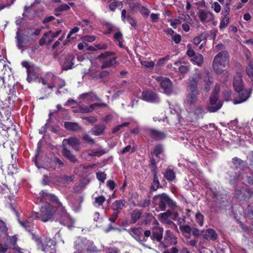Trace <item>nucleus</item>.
Segmentation results:
<instances>
[{"label":"nucleus","instance_id":"obj_1","mask_svg":"<svg viewBox=\"0 0 253 253\" xmlns=\"http://www.w3.org/2000/svg\"><path fill=\"white\" fill-rule=\"evenodd\" d=\"M56 210L55 207L50 204H45L41 208L40 213L32 211L31 216L33 219H39L43 222H46L53 219Z\"/></svg>","mask_w":253,"mask_h":253},{"label":"nucleus","instance_id":"obj_2","mask_svg":"<svg viewBox=\"0 0 253 253\" xmlns=\"http://www.w3.org/2000/svg\"><path fill=\"white\" fill-rule=\"evenodd\" d=\"M153 202L160 211H165L167 207L172 210L174 209L176 207V203L165 193L155 195Z\"/></svg>","mask_w":253,"mask_h":253},{"label":"nucleus","instance_id":"obj_3","mask_svg":"<svg viewBox=\"0 0 253 253\" xmlns=\"http://www.w3.org/2000/svg\"><path fill=\"white\" fill-rule=\"evenodd\" d=\"M229 63L228 52L226 50L221 51L214 57L212 65L213 70L216 74H221L225 70Z\"/></svg>","mask_w":253,"mask_h":253},{"label":"nucleus","instance_id":"obj_4","mask_svg":"<svg viewBox=\"0 0 253 253\" xmlns=\"http://www.w3.org/2000/svg\"><path fill=\"white\" fill-rule=\"evenodd\" d=\"M32 239L36 242L38 250H41L45 253H55V243L51 239L46 238L42 242L41 237L33 234Z\"/></svg>","mask_w":253,"mask_h":253},{"label":"nucleus","instance_id":"obj_5","mask_svg":"<svg viewBox=\"0 0 253 253\" xmlns=\"http://www.w3.org/2000/svg\"><path fill=\"white\" fill-rule=\"evenodd\" d=\"M21 65L26 69L27 81L29 83L39 78L41 75V69L39 66L28 61H23L21 62Z\"/></svg>","mask_w":253,"mask_h":253},{"label":"nucleus","instance_id":"obj_6","mask_svg":"<svg viewBox=\"0 0 253 253\" xmlns=\"http://www.w3.org/2000/svg\"><path fill=\"white\" fill-rule=\"evenodd\" d=\"M209 104L207 110L211 113H214L220 110L222 106V102L219 100L218 91L215 88L213 90L209 98Z\"/></svg>","mask_w":253,"mask_h":253},{"label":"nucleus","instance_id":"obj_7","mask_svg":"<svg viewBox=\"0 0 253 253\" xmlns=\"http://www.w3.org/2000/svg\"><path fill=\"white\" fill-rule=\"evenodd\" d=\"M235 194L240 201H248L253 199V191L244 187L236 188Z\"/></svg>","mask_w":253,"mask_h":253},{"label":"nucleus","instance_id":"obj_8","mask_svg":"<svg viewBox=\"0 0 253 253\" xmlns=\"http://www.w3.org/2000/svg\"><path fill=\"white\" fill-rule=\"evenodd\" d=\"M252 90L247 89H243L241 90L235 91L233 103L234 104H238L246 101L250 96Z\"/></svg>","mask_w":253,"mask_h":253},{"label":"nucleus","instance_id":"obj_9","mask_svg":"<svg viewBox=\"0 0 253 253\" xmlns=\"http://www.w3.org/2000/svg\"><path fill=\"white\" fill-rule=\"evenodd\" d=\"M59 221L61 224L68 226H73L75 224V219L67 213L64 207L61 208V211L59 212Z\"/></svg>","mask_w":253,"mask_h":253},{"label":"nucleus","instance_id":"obj_10","mask_svg":"<svg viewBox=\"0 0 253 253\" xmlns=\"http://www.w3.org/2000/svg\"><path fill=\"white\" fill-rule=\"evenodd\" d=\"M156 81L159 83L164 92L167 94H170L172 91V83L169 78L163 77H157Z\"/></svg>","mask_w":253,"mask_h":253},{"label":"nucleus","instance_id":"obj_11","mask_svg":"<svg viewBox=\"0 0 253 253\" xmlns=\"http://www.w3.org/2000/svg\"><path fill=\"white\" fill-rule=\"evenodd\" d=\"M177 243V238L173 235L172 232L169 230H167L166 231L164 241L160 243V246L166 249L170 246L176 245Z\"/></svg>","mask_w":253,"mask_h":253},{"label":"nucleus","instance_id":"obj_12","mask_svg":"<svg viewBox=\"0 0 253 253\" xmlns=\"http://www.w3.org/2000/svg\"><path fill=\"white\" fill-rule=\"evenodd\" d=\"M142 99L149 102L159 103L160 101L158 95L156 92L150 90H144L142 93Z\"/></svg>","mask_w":253,"mask_h":253},{"label":"nucleus","instance_id":"obj_13","mask_svg":"<svg viewBox=\"0 0 253 253\" xmlns=\"http://www.w3.org/2000/svg\"><path fill=\"white\" fill-rule=\"evenodd\" d=\"M201 78V74L199 73L196 72L189 79L188 87L190 91L195 92H196V91H199L197 86L199 80Z\"/></svg>","mask_w":253,"mask_h":253},{"label":"nucleus","instance_id":"obj_14","mask_svg":"<svg viewBox=\"0 0 253 253\" xmlns=\"http://www.w3.org/2000/svg\"><path fill=\"white\" fill-rule=\"evenodd\" d=\"M197 14L201 22L203 23L209 22L214 19V15L212 12L204 9L199 10Z\"/></svg>","mask_w":253,"mask_h":253},{"label":"nucleus","instance_id":"obj_15","mask_svg":"<svg viewBox=\"0 0 253 253\" xmlns=\"http://www.w3.org/2000/svg\"><path fill=\"white\" fill-rule=\"evenodd\" d=\"M16 45L19 49L23 50L24 44L28 43L29 41L28 37L23 33H20L19 30L16 32Z\"/></svg>","mask_w":253,"mask_h":253},{"label":"nucleus","instance_id":"obj_16","mask_svg":"<svg viewBox=\"0 0 253 253\" xmlns=\"http://www.w3.org/2000/svg\"><path fill=\"white\" fill-rule=\"evenodd\" d=\"M75 60V56L70 54L66 56L62 65V70L67 71L74 68L73 61Z\"/></svg>","mask_w":253,"mask_h":253},{"label":"nucleus","instance_id":"obj_17","mask_svg":"<svg viewBox=\"0 0 253 253\" xmlns=\"http://www.w3.org/2000/svg\"><path fill=\"white\" fill-rule=\"evenodd\" d=\"M164 229L162 227L156 226L153 228L151 239L153 241H156L158 242H162L163 239Z\"/></svg>","mask_w":253,"mask_h":253},{"label":"nucleus","instance_id":"obj_18","mask_svg":"<svg viewBox=\"0 0 253 253\" xmlns=\"http://www.w3.org/2000/svg\"><path fill=\"white\" fill-rule=\"evenodd\" d=\"M117 57H113L107 59L102 61L101 65V68L102 69L110 68H116L120 63L117 60Z\"/></svg>","mask_w":253,"mask_h":253},{"label":"nucleus","instance_id":"obj_19","mask_svg":"<svg viewBox=\"0 0 253 253\" xmlns=\"http://www.w3.org/2000/svg\"><path fill=\"white\" fill-rule=\"evenodd\" d=\"M233 84L235 91L244 89L242 76L240 73H237L235 75L233 79Z\"/></svg>","mask_w":253,"mask_h":253},{"label":"nucleus","instance_id":"obj_20","mask_svg":"<svg viewBox=\"0 0 253 253\" xmlns=\"http://www.w3.org/2000/svg\"><path fill=\"white\" fill-rule=\"evenodd\" d=\"M61 30H59L55 32L52 33V31L50 30L45 33L42 37L40 39L39 44L40 46H43L46 43V39L51 34V37L52 38H55L58 37V36L61 33Z\"/></svg>","mask_w":253,"mask_h":253},{"label":"nucleus","instance_id":"obj_21","mask_svg":"<svg viewBox=\"0 0 253 253\" xmlns=\"http://www.w3.org/2000/svg\"><path fill=\"white\" fill-rule=\"evenodd\" d=\"M149 131L151 137L155 140H161L164 139L167 136V134L166 132L158 130L154 128L150 129Z\"/></svg>","mask_w":253,"mask_h":253},{"label":"nucleus","instance_id":"obj_22","mask_svg":"<svg viewBox=\"0 0 253 253\" xmlns=\"http://www.w3.org/2000/svg\"><path fill=\"white\" fill-rule=\"evenodd\" d=\"M64 166V163L58 157H54L49 162V169L51 170H55L57 168H60Z\"/></svg>","mask_w":253,"mask_h":253},{"label":"nucleus","instance_id":"obj_23","mask_svg":"<svg viewBox=\"0 0 253 253\" xmlns=\"http://www.w3.org/2000/svg\"><path fill=\"white\" fill-rule=\"evenodd\" d=\"M64 126L67 130L74 132L79 131L82 129L79 124L75 122H65Z\"/></svg>","mask_w":253,"mask_h":253},{"label":"nucleus","instance_id":"obj_24","mask_svg":"<svg viewBox=\"0 0 253 253\" xmlns=\"http://www.w3.org/2000/svg\"><path fill=\"white\" fill-rule=\"evenodd\" d=\"M203 79L204 82V89L205 91L208 92L210 90L212 85V77L210 76L209 73H207L203 77Z\"/></svg>","mask_w":253,"mask_h":253},{"label":"nucleus","instance_id":"obj_25","mask_svg":"<svg viewBox=\"0 0 253 253\" xmlns=\"http://www.w3.org/2000/svg\"><path fill=\"white\" fill-rule=\"evenodd\" d=\"M128 233L134 238L136 241H138L141 236H142L143 230L142 228H130L127 230Z\"/></svg>","mask_w":253,"mask_h":253},{"label":"nucleus","instance_id":"obj_26","mask_svg":"<svg viewBox=\"0 0 253 253\" xmlns=\"http://www.w3.org/2000/svg\"><path fill=\"white\" fill-rule=\"evenodd\" d=\"M62 153L63 155L66 159L69 160L70 162L73 163H76L78 162V159L76 157L75 155H74L71 151H70L66 148H64L62 149Z\"/></svg>","mask_w":253,"mask_h":253},{"label":"nucleus","instance_id":"obj_27","mask_svg":"<svg viewBox=\"0 0 253 253\" xmlns=\"http://www.w3.org/2000/svg\"><path fill=\"white\" fill-rule=\"evenodd\" d=\"M218 235L215 231L211 228H208L206 230L205 234L203 236V238L206 240H211L215 241L217 239Z\"/></svg>","mask_w":253,"mask_h":253},{"label":"nucleus","instance_id":"obj_28","mask_svg":"<svg viewBox=\"0 0 253 253\" xmlns=\"http://www.w3.org/2000/svg\"><path fill=\"white\" fill-rule=\"evenodd\" d=\"M126 201L121 199L115 201L112 205L111 208L114 211H120L125 207Z\"/></svg>","mask_w":253,"mask_h":253},{"label":"nucleus","instance_id":"obj_29","mask_svg":"<svg viewBox=\"0 0 253 253\" xmlns=\"http://www.w3.org/2000/svg\"><path fill=\"white\" fill-rule=\"evenodd\" d=\"M106 128L104 125H96L90 130L92 134L95 136L101 135Z\"/></svg>","mask_w":253,"mask_h":253},{"label":"nucleus","instance_id":"obj_30","mask_svg":"<svg viewBox=\"0 0 253 253\" xmlns=\"http://www.w3.org/2000/svg\"><path fill=\"white\" fill-rule=\"evenodd\" d=\"M199 91H196V92L193 91H190L187 96V103L191 105L195 104L197 101V96L199 94Z\"/></svg>","mask_w":253,"mask_h":253},{"label":"nucleus","instance_id":"obj_31","mask_svg":"<svg viewBox=\"0 0 253 253\" xmlns=\"http://www.w3.org/2000/svg\"><path fill=\"white\" fill-rule=\"evenodd\" d=\"M68 144L71 146L73 149L79 151V146L80 145V140L76 137H71L66 139Z\"/></svg>","mask_w":253,"mask_h":253},{"label":"nucleus","instance_id":"obj_32","mask_svg":"<svg viewBox=\"0 0 253 253\" xmlns=\"http://www.w3.org/2000/svg\"><path fill=\"white\" fill-rule=\"evenodd\" d=\"M232 162L236 169H239L243 170L246 167V162L237 157L233 158L232 160Z\"/></svg>","mask_w":253,"mask_h":253},{"label":"nucleus","instance_id":"obj_33","mask_svg":"<svg viewBox=\"0 0 253 253\" xmlns=\"http://www.w3.org/2000/svg\"><path fill=\"white\" fill-rule=\"evenodd\" d=\"M55 76L52 73H47L44 77L42 79L41 82L44 84H48L54 82L55 80Z\"/></svg>","mask_w":253,"mask_h":253},{"label":"nucleus","instance_id":"obj_34","mask_svg":"<svg viewBox=\"0 0 253 253\" xmlns=\"http://www.w3.org/2000/svg\"><path fill=\"white\" fill-rule=\"evenodd\" d=\"M163 174L165 178L169 182L173 181L176 178L175 173L173 169H167Z\"/></svg>","mask_w":253,"mask_h":253},{"label":"nucleus","instance_id":"obj_35","mask_svg":"<svg viewBox=\"0 0 253 253\" xmlns=\"http://www.w3.org/2000/svg\"><path fill=\"white\" fill-rule=\"evenodd\" d=\"M7 129L9 133V135L13 137L14 140H18L20 138V133L17 130L15 125L12 124L11 127H8Z\"/></svg>","mask_w":253,"mask_h":253},{"label":"nucleus","instance_id":"obj_36","mask_svg":"<svg viewBox=\"0 0 253 253\" xmlns=\"http://www.w3.org/2000/svg\"><path fill=\"white\" fill-rule=\"evenodd\" d=\"M84 243L81 239H77L74 242V248L76 250V253H81L84 251Z\"/></svg>","mask_w":253,"mask_h":253},{"label":"nucleus","instance_id":"obj_37","mask_svg":"<svg viewBox=\"0 0 253 253\" xmlns=\"http://www.w3.org/2000/svg\"><path fill=\"white\" fill-rule=\"evenodd\" d=\"M242 176L241 172L236 173L235 175H231L229 178V182L231 184L236 185L238 182L241 180Z\"/></svg>","mask_w":253,"mask_h":253},{"label":"nucleus","instance_id":"obj_38","mask_svg":"<svg viewBox=\"0 0 253 253\" xmlns=\"http://www.w3.org/2000/svg\"><path fill=\"white\" fill-rule=\"evenodd\" d=\"M94 105L95 104H91L89 107H79L78 109L74 110V112L81 113H87L91 112L94 109Z\"/></svg>","mask_w":253,"mask_h":253},{"label":"nucleus","instance_id":"obj_39","mask_svg":"<svg viewBox=\"0 0 253 253\" xmlns=\"http://www.w3.org/2000/svg\"><path fill=\"white\" fill-rule=\"evenodd\" d=\"M191 61L198 66H201L204 62V58L201 54L198 53L191 59Z\"/></svg>","mask_w":253,"mask_h":253},{"label":"nucleus","instance_id":"obj_40","mask_svg":"<svg viewBox=\"0 0 253 253\" xmlns=\"http://www.w3.org/2000/svg\"><path fill=\"white\" fill-rule=\"evenodd\" d=\"M195 221L200 226L202 227L204 225V216L200 211H198L195 214Z\"/></svg>","mask_w":253,"mask_h":253},{"label":"nucleus","instance_id":"obj_41","mask_svg":"<svg viewBox=\"0 0 253 253\" xmlns=\"http://www.w3.org/2000/svg\"><path fill=\"white\" fill-rule=\"evenodd\" d=\"M164 152L163 145L161 144H157L154 148L153 154L157 157L159 158L160 155Z\"/></svg>","mask_w":253,"mask_h":253},{"label":"nucleus","instance_id":"obj_42","mask_svg":"<svg viewBox=\"0 0 253 253\" xmlns=\"http://www.w3.org/2000/svg\"><path fill=\"white\" fill-rule=\"evenodd\" d=\"M159 176L153 177V182L150 186V190L152 191H156L160 187Z\"/></svg>","mask_w":253,"mask_h":253},{"label":"nucleus","instance_id":"obj_43","mask_svg":"<svg viewBox=\"0 0 253 253\" xmlns=\"http://www.w3.org/2000/svg\"><path fill=\"white\" fill-rule=\"evenodd\" d=\"M142 213L138 210H134L131 214V219L132 223H135L141 216Z\"/></svg>","mask_w":253,"mask_h":253},{"label":"nucleus","instance_id":"obj_44","mask_svg":"<svg viewBox=\"0 0 253 253\" xmlns=\"http://www.w3.org/2000/svg\"><path fill=\"white\" fill-rule=\"evenodd\" d=\"M151 232L150 231V230H145L144 232V235H143L142 234V236L140 237V239L138 240V242L144 245V243L146 242L147 240H148V238L149 237H151Z\"/></svg>","mask_w":253,"mask_h":253},{"label":"nucleus","instance_id":"obj_45","mask_svg":"<svg viewBox=\"0 0 253 253\" xmlns=\"http://www.w3.org/2000/svg\"><path fill=\"white\" fill-rule=\"evenodd\" d=\"M109 4V8L110 10L114 11L115 9L118 7L122 8L123 5L122 2H119L116 0H112Z\"/></svg>","mask_w":253,"mask_h":253},{"label":"nucleus","instance_id":"obj_46","mask_svg":"<svg viewBox=\"0 0 253 253\" xmlns=\"http://www.w3.org/2000/svg\"><path fill=\"white\" fill-rule=\"evenodd\" d=\"M246 217L250 219H253V204L249 205L245 211Z\"/></svg>","mask_w":253,"mask_h":253},{"label":"nucleus","instance_id":"obj_47","mask_svg":"<svg viewBox=\"0 0 253 253\" xmlns=\"http://www.w3.org/2000/svg\"><path fill=\"white\" fill-rule=\"evenodd\" d=\"M246 72L249 78H253V61L248 63L246 67Z\"/></svg>","mask_w":253,"mask_h":253},{"label":"nucleus","instance_id":"obj_48","mask_svg":"<svg viewBox=\"0 0 253 253\" xmlns=\"http://www.w3.org/2000/svg\"><path fill=\"white\" fill-rule=\"evenodd\" d=\"M47 199H48L50 202L57 204L61 208L63 207L62 203L60 202L58 198L54 194H49Z\"/></svg>","mask_w":253,"mask_h":253},{"label":"nucleus","instance_id":"obj_49","mask_svg":"<svg viewBox=\"0 0 253 253\" xmlns=\"http://www.w3.org/2000/svg\"><path fill=\"white\" fill-rule=\"evenodd\" d=\"M151 204L150 200L149 199H144L139 201L137 206L140 208H147Z\"/></svg>","mask_w":253,"mask_h":253},{"label":"nucleus","instance_id":"obj_50","mask_svg":"<svg viewBox=\"0 0 253 253\" xmlns=\"http://www.w3.org/2000/svg\"><path fill=\"white\" fill-rule=\"evenodd\" d=\"M229 17H223L220 22L219 24V28L220 29H223L225 28L228 25L229 22Z\"/></svg>","mask_w":253,"mask_h":253},{"label":"nucleus","instance_id":"obj_51","mask_svg":"<svg viewBox=\"0 0 253 253\" xmlns=\"http://www.w3.org/2000/svg\"><path fill=\"white\" fill-rule=\"evenodd\" d=\"M206 40V35L204 34H201L199 36H197L194 38L193 39V43L194 44L198 45L200 43V42Z\"/></svg>","mask_w":253,"mask_h":253},{"label":"nucleus","instance_id":"obj_52","mask_svg":"<svg viewBox=\"0 0 253 253\" xmlns=\"http://www.w3.org/2000/svg\"><path fill=\"white\" fill-rule=\"evenodd\" d=\"M115 52L113 51H107L105 52L104 53H101L97 57V59L99 60L105 59L110 56H113L115 55Z\"/></svg>","mask_w":253,"mask_h":253},{"label":"nucleus","instance_id":"obj_53","mask_svg":"<svg viewBox=\"0 0 253 253\" xmlns=\"http://www.w3.org/2000/svg\"><path fill=\"white\" fill-rule=\"evenodd\" d=\"M129 7L131 11H136L138 7H140L141 5L137 1H130L128 2Z\"/></svg>","mask_w":253,"mask_h":253},{"label":"nucleus","instance_id":"obj_54","mask_svg":"<svg viewBox=\"0 0 253 253\" xmlns=\"http://www.w3.org/2000/svg\"><path fill=\"white\" fill-rule=\"evenodd\" d=\"M57 178L62 179L63 183H66L68 182H72L73 180V176H68L64 175L62 176H57Z\"/></svg>","mask_w":253,"mask_h":253},{"label":"nucleus","instance_id":"obj_55","mask_svg":"<svg viewBox=\"0 0 253 253\" xmlns=\"http://www.w3.org/2000/svg\"><path fill=\"white\" fill-rule=\"evenodd\" d=\"M49 193L47 192L46 190H42L39 194V199L41 202L46 200L48 198Z\"/></svg>","mask_w":253,"mask_h":253},{"label":"nucleus","instance_id":"obj_56","mask_svg":"<svg viewBox=\"0 0 253 253\" xmlns=\"http://www.w3.org/2000/svg\"><path fill=\"white\" fill-rule=\"evenodd\" d=\"M230 2H227L222 10L221 14L225 17H228L230 11Z\"/></svg>","mask_w":253,"mask_h":253},{"label":"nucleus","instance_id":"obj_57","mask_svg":"<svg viewBox=\"0 0 253 253\" xmlns=\"http://www.w3.org/2000/svg\"><path fill=\"white\" fill-rule=\"evenodd\" d=\"M186 54L190 57H194L196 55V53L194 49L192 48V45L190 43L187 44Z\"/></svg>","mask_w":253,"mask_h":253},{"label":"nucleus","instance_id":"obj_58","mask_svg":"<svg viewBox=\"0 0 253 253\" xmlns=\"http://www.w3.org/2000/svg\"><path fill=\"white\" fill-rule=\"evenodd\" d=\"M139 11L141 14L145 17H147L150 14L149 9L144 6H140Z\"/></svg>","mask_w":253,"mask_h":253},{"label":"nucleus","instance_id":"obj_59","mask_svg":"<svg viewBox=\"0 0 253 253\" xmlns=\"http://www.w3.org/2000/svg\"><path fill=\"white\" fill-rule=\"evenodd\" d=\"M83 140L89 144H94L95 142V140L87 134H85L83 135Z\"/></svg>","mask_w":253,"mask_h":253},{"label":"nucleus","instance_id":"obj_60","mask_svg":"<svg viewBox=\"0 0 253 253\" xmlns=\"http://www.w3.org/2000/svg\"><path fill=\"white\" fill-rule=\"evenodd\" d=\"M140 63L142 66L149 69H153L155 65L153 61H141Z\"/></svg>","mask_w":253,"mask_h":253},{"label":"nucleus","instance_id":"obj_61","mask_svg":"<svg viewBox=\"0 0 253 253\" xmlns=\"http://www.w3.org/2000/svg\"><path fill=\"white\" fill-rule=\"evenodd\" d=\"M70 8L69 5L67 4H61V5L58 6L57 7L55 8V11L56 12H61L63 11H66Z\"/></svg>","mask_w":253,"mask_h":253},{"label":"nucleus","instance_id":"obj_62","mask_svg":"<svg viewBox=\"0 0 253 253\" xmlns=\"http://www.w3.org/2000/svg\"><path fill=\"white\" fill-rule=\"evenodd\" d=\"M96 177L97 179L101 183L104 182L106 178V174L105 172H98L96 173Z\"/></svg>","mask_w":253,"mask_h":253},{"label":"nucleus","instance_id":"obj_63","mask_svg":"<svg viewBox=\"0 0 253 253\" xmlns=\"http://www.w3.org/2000/svg\"><path fill=\"white\" fill-rule=\"evenodd\" d=\"M179 18L181 20H183L184 21H185L186 23L188 24H191L192 22V19L190 16L188 14H182L179 16Z\"/></svg>","mask_w":253,"mask_h":253},{"label":"nucleus","instance_id":"obj_64","mask_svg":"<svg viewBox=\"0 0 253 253\" xmlns=\"http://www.w3.org/2000/svg\"><path fill=\"white\" fill-rule=\"evenodd\" d=\"M204 113V110L203 108L201 107H197L194 111V114L198 118H202L203 114Z\"/></svg>","mask_w":253,"mask_h":253}]
</instances>
